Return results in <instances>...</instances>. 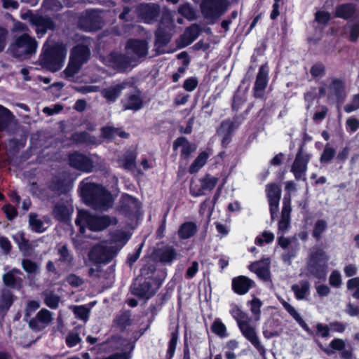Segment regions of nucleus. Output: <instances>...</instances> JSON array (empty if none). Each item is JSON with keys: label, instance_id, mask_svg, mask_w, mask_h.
Masks as SVG:
<instances>
[{"label": "nucleus", "instance_id": "obj_8", "mask_svg": "<svg viewBox=\"0 0 359 359\" xmlns=\"http://www.w3.org/2000/svg\"><path fill=\"white\" fill-rule=\"evenodd\" d=\"M37 42L28 34H25L18 37L11 45V50L15 57L25 58L36 51Z\"/></svg>", "mask_w": 359, "mask_h": 359}, {"label": "nucleus", "instance_id": "obj_64", "mask_svg": "<svg viewBox=\"0 0 359 359\" xmlns=\"http://www.w3.org/2000/svg\"><path fill=\"white\" fill-rule=\"evenodd\" d=\"M359 37V21L350 25L349 40L351 42H356Z\"/></svg>", "mask_w": 359, "mask_h": 359}, {"label": "nucleus", "instance_id": "obj_2", "mask_svg": "<svg viewBox=\"0 0 359 359\" xmlns=\"http://www.w3.org/2000/svg\"><path fill=\"white\" fill-rule=\"evenodd\" d=\"M330 256L320 245H314L309 250L306 261V276L319 281H324L327 274Z\"/></svg>", "mask_w": 359, "mask_h": 359}, {"label": "nucleus", "instance_id": "obj_40", "mask_svg": "<svg viewBox=\"0 0 359 359\" xmlns=\"http://www.w3.org/2000/svg\"><path fill=\"white\" fill-rule=\"evenodd\" d=\"M209 156L210 154L206 151L201 152L190 165L189 172L190 174L197 173L205 165Z\"/></svg>", "mask_w": 359, "mask_h": 359}, {"label": "nucleus", "instance_id": "obj_22", "mask_svg": "<svg viewBox=\"0 0 359 359\" xmlns=\"http://www.w3.org/2000/svg\"><path fill=\"white\" fill-rule=\"evenodd\" d=\"M255 286V283L253 280L243 275L234 277L231 280V290L238 295L247 294Z\"/></svg>", "mask_w": 359, "mask_h": 359}, {"label": "nucleus", "instance_id": "obj_55", "mask_svg": "<svg viewBox=\"0 0 359 359\" xmlns=\"http://www.w3.org/2000/svg\"><path fill=\"white\" fill-rule=\"evenodd\" d=\"M178 13L187 19H193L195 15L194 10L189 3L181 5L178 8Z\"/></svg>", "mask_w": 359, "mask_h": 359}, {"label": "nucleus", "instance_id": "obj_5", "mask_svg": "<svg viewBox=\"0 0 359 359\" xmlns=\"http://www.w3.org/2000/svg\"><path fill=\"white\" fill-rule=\"evenodd\" d=\"M114 211L118 216L125 218L127 223L133 224L142 215V203L137 198L123 193L114 208Z\"/></svg>", "mask_w": 359, "mask_h": 359}, {"label": "nucleus", "instance_id": "obj_4", "mask_svg": "<svg viewBox=\"0 0 359 359\" xmlns=\"http://www.w3.org/2000/svg\"><path fill=\"white\" fill-rule=\"evenodd\" d=\"M90 40L83 38L81 43L72 48L68 65L63 72L65 78L71 79L79 72L81 66L88 61L90 57Z\"/></svg>", "mask_w": 359, "mask_h": 359}, {"label": "nucleus", "instance_id": "obj_59", "mask_svg": "<svg viewBox=\"0 0 359 359\" xmlns=\"http://www.w3.org/2000/svg\"><path fill=\"white\" fill-rule=\"evenodd\" d=\"M331 19L329 12L318 11L315 13V20L317 22L322 25H327Z\"/></svg>", "mask_w": 359, "mask_h": 359}, {"label": "nucleus", "instance_id": "obj_35", "mask_svg": "<svg viewBox=\"0 0 359 359\" xmlns=\"http://www.w3.org/2000/svg\"><path fill=\"white\" fill-rule=\"evenodd\" d=\"M15 124L12 113L6 107L0 105V130H8Z\"/></svg>", "mask_w": 359, "mask_h": 359}, {"label": "nucleus", "instance_id": "obj_30", "mask_svg": "<svg viewBox=\"0 0 359 359\" xmlns=\"http://www.w3.org/2000/svg\"><path fill=\"white\" fill-rule=\"evenodd\" d=\"M198 231V226L194 222L189 221L181 224L177 230L178 238L183 241L187 240L196 235Z\"/></svg>", "mask_w": 359, "mask_h": 359}, {"label": "nucleus", "instance_id": "obj_26", "mask_svg": "<svg viewBox=\"0 0 359 359\" xmlns=\"http://www.w3.org/2000/svg\"><path fill=\"white\" fill-rule=\"evenodd\" d=\"M243 335L256 348L260 355L265 354V348L261 344L254 327L248 323H239Z\"/></svg>", "mask_w": 359, "mask_h": 359}, {"label": "nucleus", "instance_id": "obj_37", "mask_svg": "<svg viewBox=\"0 0 359 359\" xmlns=\"http://www.w3.org/2000/svg\"><path fill=\"white\" fill-rule=\"evenodd\" d=\"M250 269L256 273L259 278L264 282L271 281V271L269 266L262 265L260 262L252 263Z\"/></svg>", "mask_w": 359, "mask_h": 359}, {"label": "nucleus", "instance_id": "obj_31", "mask_svg": "<svg viewBox=\"0 0 359 359\" xmlns=\"http://www.w3.org/2000/svg\"><path fill=\"white\" fill-rule=\"evenodd\" d=\"M123 107L125 110L139 111L144 106V101L139 94H130L122 100Z\"/></svg>", "mask_w": 359, "mask_h": 359}, {"label": "nucleus", "instance_id": "obj_43", "mask_svg": "<svg viewBox=\"0 0 359 359\" xmlns=\"http://www.w3.org/2000/svg\"><path fill=\"white\" fill-rule=\"evenodd\" d=\"M131 60L125 55H115L114 53V69L126 70L130 65Z\"/></svg>", "mask_w": 359, "mask_h": 359}, {"label": "nucleus", "instance_id": "obj_21", "mask_svg": "<svg viewBox=\"0 0 359 359\" xmlns=\"http://www.w3.org/2000/svg\"><path fill=\"white\" fill-rule=\"evenodd\" d=\"M269 71L267 67L262 65L259 67L253 87V96L255 98H262L264 95V90L269 81Z\"/></svg>", "mask_w": 359, "mask_h": 359}, {"label": "nucleus", "instance_id": "obj_57", "mask_svg": "<svg viewBox=\"0 0 359 359\" xmlns=\"http://www.w3.org/2000/svg\"><path fill=\"white\" fill-rule=\"evenodd\" d=\"M81 338L76 332H70L66 337L65 342L68 347L72 348L81 342Z\"/></svg>", "mask_w": 359, "mask_h": 359}, {"label": "nucleus", "instance_id": "obj_32", "mask_svg": "<svg viewBox=\"0 0 359 359\" xmlns=\"http://www.w3.org/2000/svg\"><path fill=\"white\" fill-rule=\"evenodd\" d=\"M356 13V6L352 3H345L337 6L334 17L344 20L351 19Z\"/></svg>", "mask_w": 359, "mask_h": 359}, {"label": "nucleus", "instance_id": "obj_54", "mask_svg": "<svg viewBox=\"0 0 359 359\" xmlns=\"http://www.w3.org/2000/svg\"><path fill=\"white\" fill-rule=\"evenodd\" d=\"M267 198H280L281 189L280 186L276 183H271L266 186Z\"/></svg>", "mask_w": 359, "mask_h": 359}, {"label": "nucleus", "instance_id": "obj_61", "mask_svg": "<svg viewBox=\"0 0 359 359\" xmlns=\"http://www.w3.org/2000/svg\"><path fill=\"white\" fill-rule=\"evenodd\" d=\"M329 283L332 287L338 288L341 285V276L340 273L334 270L333 271L329 278Z\"/></svg>", "mask_w": 359, "mask_h": 359}, {"label": "nucleus", "instance_id": "obj_17", "mask_svg": "<svg viewBox=\"0 0 359 359\" xmlns=\"http://www.w3.org/2000/svg\"><path fill=\"white\" fill-rule=\"evenodd\" d=\"M111 242L102 241L95 246L90 254V258L97 263H107L111 257Z\"/></svg>", "mask_w": 359, "mask_h": 359}, {"label": "nucleus", "instance_id": "obj_9", "mask_svg": "<svg viewBox=\"0 0 359 359\" xmlns=\"http://www.w3.org/2000/svg\"><path fill=\"white\" fill-rule=\"evenodd\" d=\"M133 324L130 310H121L114 318V335L129 339Z\"/></svg>", "mask_w": 359, "mask_h": 359}, {"label": "nucleus", "instance_id": "obj_23", "mask_svg": "<svg viewBox=\"0 0 359 359\" xmlns=\"http://www.w3.org/2000/svg\"><path fill=\"white\" fill-rule=\"evenodd\" d=\"M154 46L158 49L166 46L171 41L170 29L164 25L163 18L160 20L158 27L154 32Z\"/></svg>", "mask_w": 359, "mask_h": 359}, {"label": "nucleus", "instance_id": "obj_48", "mask_svg": "<svg viewBox=\"0 0 359 359\" xmlns=\"http://www.w3.org/2000/svg\"><path fill=\"white\" fill-rule=\"evenodd\" d=\"M144 246V242L135 247V250L133 253H129L127 256L126 264L130 268L134 265V264L140 258L142 248Z\"/></svg>", "mask_w": 359, "mask_h": 359}, {"label": "nucleus", "instance_id": "obj_42", "mask_svg": "<svg viewBox=\"0 0 359 359\" xmlns=\"http://www.w3.org/2000/svg\"><path fill=\"white\" fill-rule=\"evenodd\" d=\"M286 311L307 334H313V331L311 330V329L305 323V321L302 319L299 313L292 305H290V307H288L287 309H286Z\"/></svg>", "mask_w": 359, "mask_h": 359}, {"label": "nucleus", "instance_id": "obj_46", "mask_svg": "<svg viewBox=\"0 0 359 359\" xmlns=\"http://www.w3.org/2000/svg\"><path fill=\"white\" fill-rule=\"evenodd\" d=\"M13 240L18 245L20 250L24 253H28L29 250V245L28 241L25 240L24 233L21 231H18L13 236Z\"/></svg>", "mask_w": 359, "mask_h": 359}, {"label": "nucleus", "instance_id": "obj_7", "mask_svg": "<svg viewBox=\"0 0 359 359\" xmlns=\"http://www.w3.org/2000/svg\"><path fill=\"white\" fill-rule=\"evenodd\" d=\"M109 217H94L86 210H79L76 224L80 226V232L84 233L85 226H88L91 231H102L110 224Z\"/></svg>", "mask_w": 359, "mask_h": 359}, {"label": "nucleus", "instance_id": "obj_1", "mask_svg": "<svg viewBox=\"0 0 359 359\" xmlns=\"http://www.w3.org/2000/svg\"><path fill=\"white\" fill-rule=\"evenodd\" d=\"M140 272L138 285L132 287V293L139 298L149 299L161 287L167 275L166 269L149 257Z\"/></svg>", "mask_w": 359, "mask_h": 359}, {"label": "nucleus", "instance_id": "obj_52", "mask_svg": "<svg viewBox=\"0 0 359 359\" xmlns=\"http://www.w3.org/2000/svg\"><path fill=\"white\" fill-rule=\"evenodd\" d=\"M336 151L334 148L330 147L328 144L324 148V150L320 156V161L321 163H329L335 156Z\"/></svg>", "mask_w": 359, "mask_h": 359}, {"label": "nucleus", "instance_id": "obj_36", "mask_svg": "<svg viewBox=\"0 0 359 359\" xmlns=\"http://www.w3.org/2000/svg\"><path fill=\"white\" fill-rule=\"evenodd\" d=\"M292 291L297 300L304 299L310 293V283L306 280H302L299 285L294 284L291 287Z\"/></svg>", "mask_w": 359, "mask_h": 359}, {"label": "nucleus", "instance_id": "obj_29", "mask_svg": "<svg viewBox=\"0 0 359 359\" xmlns=\"http://www.w3.org/2000/svg\"><path fill=\"white\" fill-rule=\"evenodd\" d=\"M52 320V314L47 309H41L35 318L29 321V326L37 330H42L47 327Z\"/></svg>", "mask_w": 359, "mask_h": 359}, {"label": "nucleus", "instance_id": "obj_11", "mask_svg": "<svg viewBox=\"0 0 359 359\" xmlns=\"http://www.w3.org/2000/svg\"><path fill=\"white\" fill-rule=\"evenodd\" d=\"M135 11L142 22L146 24H153L158 21L161 6L155 3H141L137 6Z\"/></svg>", "mask_w": 359, "mask_h": 359}, {"label": "nucleus", "instance_id": "obj_24", "mask_svg": "<svg viewBox=\"0 0 359 359\" xmlns=\"http://www.w3.org/2000/svg\"><path fill=\"white\" fill-rule=\"evenodd\" d=\"M126 49L128 53L142 58L148 54L149 46L146 40L139 39H130L126 44Z\"/></svg>", "mask_w": 359, "mask_h": 359}, {"label": "nucleus", "instance_id": "obj_44", "mask_svg": "<svg viewBox=\"0 0 359 359\" xmlns=\"http://www.w3.org/2000/svg\"><path fill=\"white\" fill-rule=\"evenodd\" d=\"M211 331L221 338L227 337L226 327L219 318H216L211 325Z\"/></svg>", "mask_w": 359, "mask_h": 359}, {"label": "nucleus", "instance_id": "obj_19", "mask_svg": "<svg viewBox=\"0 0 359 359\" xmlns=\"http://www.w3.org/2000/svg\"><path fill=\"white\" fill-rule=\"evenodd\" d=\"M328 93L327 95V100H334L338 104L342 103L346 97L345 86L341 79H332L331 83L327 86Z\"/></svg>", "mask_w": 359, "mask_h": 359}, {"label": "nucleus", "instance_id": "obj_56", "mask_svg": "<svg viewBox=\"0 0 359 359\" xmlns=\"http://www.w3.org/2000/svg\"><path fill=\"white\" fill-rule=\"evenodd\" d=\"M44 300L46 304L48 307L51 309H56L59 305L60 299L57 295L53 294V292H47L46 294Z\"/></svg>", "mask_w": 359, "mask_h": 359}, {"label": "nucleus", "instance_id": "obj_63", "mask_svg": "<svg viewBox=\"0 0 359 359\" xmlns=\"http://www.w3.org/2000/svg\"><path fill=\"white\" fill-rule=\"evenodd\" d=\"M359 109V93L353 96L351 103L345 105L344 111L351 113Z\"/></svg>", "mask_w": 359, "mask_h": 359}, {"label": "nucleus", "instance_id": "obj_38", "mask_svg": "<svg viewBox=\"0 0 359 359\" xmlns=\"http://www.w3.org/2000/svg\"><path fill=\"white\" fill-rule=\"evenodd\" d=\"M178 340H179V325H177L176 326L175 329L170 333V339H169V341L168 344V349L166 351V354H165L166 359H172L173 358L175 353Z\"/></svg>", "mask_w": 359, "mask_h": 359}, {"label": "nucleus", "instance_id": "obj_16", "mask_svg": "<svg viewBox=\"0 0 359 359\" xmlns=\"http://www.w3.org/2000/svg\"><path fill=\"white\" fill-rule=\"evenodd\" d=\"M318 346L327 355H333L335 351H339L340 358L341 359L353 358L352 348L346 349V342L342 339L334 338L330 341L328 347L326 348L323 347L320 343H319Z\"/></svg>", "mask_w": 359, "mask_h": 359}, {"label": "nucleus", "instance_id": "obj_10", "mask_svg": "<svg viewBox=\"0 0 359 359\" xmlns=\"http://www.w3.org/2000/svg\"><path fill=\"white\" fill-rule=\"evenodd\" d=\"M227 7L226 0H203L201 4V10L203 16L211 20H217L222 16Z\"/></svg>", "mask_w": 359, "mask_h": 359}, {"label": "nucleus", "instance_id": "obj_12", "mask_svg": "<svg viewBox=\"0 0 359 359\" xmlns=\"http://www.w3.org/2000/svg\"><path fill=\"white\" fill-rule=\"evenodd\" d=\"M136 340L114 335V359H132Z\"/></svg>", "mask_w": 359, "mask_h": 359}, {"label": "nucleus", "instance_id": "obj_18", "mask_svg": "<svg viewBox=\"0 0 359 359\" xmlns=\"http://www.w3.org/2000/svg\"><path fill=\"white\" fill-rule=\"evenodd\" d=\"M104 15L98 11H88L80 20L81 27L87 31H93L101 27Z\"/></svg>", "mask_w": 359, "mask_h": 359}, {"label": "nucleus", "instance_id": "obj_25", "mask_svg": "<svg viewBox=\"0 0 359 359\" xmlns=\"http://www.w3.org/2000/svg\"><path fill=\"white\" fill-rule=\"evenodd\" d=\"M180 147H182L180 154V158L182 160L189 159L191 156V154L197 149L196 144L189 142L187 138L184 136L177 137L173 142L172 149L174 151L177 150Z\"/></svg>", "mask_w": 359, "mask_h": 359}, {"label": "nucleus", "instance_id": "obj_33", "mask_svg": "<svg viewBox=\"0 0 359 359\" xmlns=\"http://www.w3.org/2000/svg\"><path fill=\"white\" fill-rule=\"evenodd\" d=\"M69 164L71 166L83 171H89L90 163L87 157L80 154H73L69 156Z\"/></svg>", "mask_w": 359, "mask_h": 359}, {"label": "nucleus", "instance_id": "obj_50", "mask_svg": "<svg viewBox=\"0 0 359 359\" xmlns=\"http://www.w3.org/2000/svg\"><path fill=\"white\" fill-rule=\"evenodd\" d=\"M310 74L314 79L323 77L325 75V66L321 62H318L311 66Z\"/></svg>", "mask_w": 359, "mask_h": 359}, {"label": "nucleus", "instance_id": "obj_47", "mask_svg": "<svg viewBox=\"0 0 359 359\" xmlns=\"http://www.w3.org/2000/svg\"><path fill=\"white\" fill-rule=\"evenodd\" d=\"M70 213V208L63 203L57 204L54 209L55 216L61 221L66 220Z\"/></svg>", "mask_w": 359, "mask_h": 359}, {"label": "nucleus", "instance_id": "obj_51", "mask_svg": "<svg viewBox=\"0 0 359 359\" xmlns=\"http://www.w3.org/2000/svg\"><path fill=\"white\" fill-rule=\"evenodd\" d=\"M291 211V194L290 193H285L283 199L281 216H285V217H290Z\"/></svg>", "mask_w": 359, "mask_h": 359}, {"label": "nucleus", "instance_id": "obj_3", "mask_svg": "<svg viewBox=\"0 0 359 359\" xmlns=\"http://www.w3.org/2000/svg\"><path fill=\"white\" fill-rule=\"evenodd\" d=\"M81 193L93 208L99 211H106L111 208V197L102 186L94 183H86L83 185Z\"/></svg>", "mask_w": 359, "mask_h": 359}, {"label": "nucleus", "instance_id": "obj_60", "mask_svg": "<svg viewBox=\"0 0 359 359\" xmlns=\"http://www.w3.org/2000/svg\"><path fill=\"white\" fill-rule=\"evenodd\" d=\"M198 81L196 77L191 76L187 78L183 83L182 87L188 92L194 91L198 86Z\"/></svg>", "mask_w": 359, "mask_h": 359}, {"label": "nucleus", "instance_id": "obj_15", "mask_svg": "<svg viewBox=\"0 0 359 359\" xmlns=\"http://www.w3.org/2000/svg\"><path fill=\"white\" fill-rule=\"evenodd\" d=\"M125 227L126 230L122 229L114 230V257L130 241L135 228L130 223H127Z\"/></svg>", "mask_w": 359, "mask_h": 359}, {"label": "nucleus", "instance_id": "obj_14", "mask_svg": "<svg viewBox=\"0 0 359 359\" xmlns=\"http://www.w3.org/2000/svg\"><path fill=\"white\" fill-rule=\"evenodd\" d=\"M309 161V156L303 154V147H301L296 155L295 159L291 168V172L297 180L306 181V172Z\"/></svg>", "mask_w": 359, "mask_h": 359}, {"label": "nucleus", "instance_id": "obj_27", "mask_svg": "<svg viewBox=\"0 0 359 359\" xmlns=\"http://www.w3.org/2000/svg\"><path fill=\"white\" fill-rule=\"evenodd\" d=\"M29 22L35 27L36 32L39 37L44 35L47 30L53 28V23L49 18H45L39 15L30 16Z\"/></svg>", "mask_w": 359, "mask_h": 359}, {"label": "nucleus", "instance_id": "obj_49", "mask_svg": "<svg viewBox=\"0 0 359 359\" xmlns=\"http://www.w3.org/2000/svg\"><path fill=\"white\" fill-rule=\"evenodd\" d=\"M316 331L311 336H316L321 338H327L330 336V326L328 325L318 323L316 325Z\"/></svg>", "mask_w": 359, "mask_h": 359}, {"label": "nucleus", "instance_id": "obj_13", "mask_svg": "<svg viewBox=\"0 0 359 359\" xmlns=\"http://www.w3.org/2000/svg\"><path fill=\"white\" fill-rule=\"evenodd\" d=\"M149 257L158 264H171L174 260L177 259V252L173 246L166 245L155 248Z\"/></svg>", "mask_w": 359, "mask_h": 359}, {"label": "nucleus", "instance_id": "obj_45", "mask_svg": "<svg viewBox=\"0 0 359 359\" xmlns=\"http://www.w3.org/2000/svg\"><path fill=\"white\" fill-rule=\"evenodd\" d=\"M327 228V222L324 219H318L316 222L312 231V236L316 241H319L321 239L322 234L326 231Z\"/></svg>", "mask_w": 359, "mask_h": 359}, {"label": "nucleus", "instance_id": "obj_28", "mask_svg": "<svg viewBox=\"0 0 359 359\" xmlns=\"http://www.w3.org/2000/svg\"><path fill=\"white\" fill-rule=\"evenodd\" d=\"M217 182L216 177H212L210 175L207 174L201 180V187L196 188L194 186H190V194L191 196L197 197L204 194V190L211 191L212 190Z\"/></svg>", "mask_w": 359, "mask_h": 359}, {"label": "nucleus", "instance_id": "obj_6", "mask_svg": "<svg viewBox=\"0 0 359 359\" xmlns=\"http://www.w3.org/2000/svg\"><path fill=\"white\" fill-rule=\"evenodd\" d=\"M67 55V48L61 43H57L46 48L41 57V64L52 72L60 70L64 65Z\"/></svg>", "mask_w": 359, "mask_h": 359}, {"label": "nucleus", "instance_id": "obj_34", "mask_svg": "<svg viewBox=\"0 0 359 359\" xmlns=\"http://www.w3.org/2000/svg\"><path fill=\"white\" fill-rule=\"evenodd\" d=\"M235 129L234 123L231 121H223L221 123L220 133L222 134V146L226 148L231 141L232 133Z\"/></svg>", "mask_w": 359, "mask_h": 359}, {"label": "nucleus", "instance_id": "obj_20", "mask_svg": "<svg viewBox=\"0 0 359 359\" xmlns=\"http://www.w3.org/2000/svg\"><path fill=\"white\" fill-rule=\"evenodd\" d=\"M174 291V285L168 283L157 297L155 304L150 305L149 310L153 317L156 316L162 307L171 299Z\"/></svg>", "mask_w": 359, "mask_h": 359}, {"label": "nucleus", "instance_id": "obj_62", "mask_svg": "<svg viewBox=\"0 0 359 359\" xmlns=\"http://www.w3.org/2000/svg\"><path fill=\"white\" fill-rule=\"evenodd\" d=\"M166 219H167V213H165L163 219L161 220L158 227L156 231V238L161 240L165 236V229H166Z\"/></svg>", "mask_w": 359, "mask_h": 359}, {"label": "nucleus", "instance_id": "obj_58", "mask_svg": "<svg viewBox=\"0 0 359 359\" xmlns=\"http://www.w3.org/2000/svg\"><path fill=\"white\" fill-rule=\"evenodd\" d=\"M72 309L77 318L85 321L87 320L89 316V309L86 306H76Z\"/></svg>", "mask_w": 359, "mask_h": 359}, {"label": "nucleus", "instance_id": "obj_53", "mask_svg": "<svg viewBox=\"0 0 359 359\" xmlns=\"http://www.w3.org/2000/svg\"><path fill=\"white\" fill-rule=\"evenodd\" d=\"M29 225L32 229L36 232H43L46 229L45 224L33 215L30 216Z\"/></svg>", "mask_w": 359, "mask_h": 359}, {"label": "nucleus", "instance_id": "obj_41", "mask_svg": "<svg viewBox=\"0 0 359 359\" xmlns=\"http://www.w3.org/2000/svg\"><path fill=\"white\" fill-rule=\"evenodd\" d=\"M21 274L18 269H13L3 276L4 283L10 287H15L20 285L21 278L17 277V275Z\"/></svg>", "mask_w": 359, "mask_h": 359}, {"label": "nucleus", "instance_id": "obj_39", "mask_svg": "<svg viewBox=\"0 0 359 359\" xmlns=\"http://www.w3.org/2000/svg\"><path fill=\"white\" fill-rule=\"evenodd\" d=\"M136 158L135 151H127L120 159V164L126 170H133L136 168Z\"/></svg>", "mask_w": 359, "mask_h": 359}]
</instances>
